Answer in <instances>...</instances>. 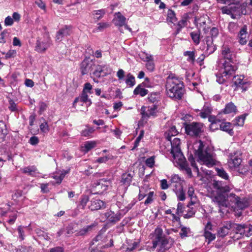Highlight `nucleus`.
<instances>
[{"instance_id":"37998d69","label":"nucleus","mask_w":252,"mask_h":252,"mask_svg":"<svg viewBox=\"0 0 252 252\" xmlns=\"http://www.w3.org/2000/svg\"><path fill=\"white\" fill-rule=\"evenodd\" d=\"M246 115L244 114L236 117L234 121V125L242 126L244 124Z\"/></svg>"},{"instance_id":"79ce46f5","label":"nucleus","mask_w":252,"mask_h":252,"mask_svg":"<svg viewBox=\"0 0 252 252\" xmlns=\"http://www.w3.org/2000/svg\"><path fill=\"white\" fill-rule=\"evenodd\" d=\"M92 13L94 19L99 20L103 17L106 13V11L105 9H102L98 10H94L93 11Z\"/></svg>"},{"instance_id":"8fccbe9b","label":"nucleus","mask_w":252,"mask_h":252,"mask_svg":"<svg viewBox=\"0 0 252 252\" xmlns=\"http://www.w3.org/2000/svg\"><path fill=\"white\" fill-rule=\"evenodd\" d=\"M180 143L181 141L180 139L177 138H174L173 141L171 142L172 147L171 151H174L175 149H177L178 150H181L180 147Z\"/></svg>"},{"instance_id":"7c9ffc66","label":"nucleus","mask_w":252,"mask_h":252,"mask_svg":"<svg viewBox=\"0 0 252 252\" xmlns=\"http://www.w3.org/2000/svg\"><path fill=\"white\" fill-rule=\"evenodd\" d=\"M96 143L94 141H89L85 142L84 145L82 146V151L85 153H87L96 146Z\"/></svg>"},{"instance_id":"4c0bfd02","label":"nucleus","mask_w":252,"mask_h":252,"mask_svg":"<svg viewBox=\"0 0 252 252\" xmlns=\"http://www.w3.org/2000/svg\"><path fill=\"white\" fill-rule=\"evenodd\" d=\"M167 21L175 24L177 21V18L176 17L175 12L172 9H168L166 18Z\"/></svg>"},{"instance_id":"c9c22d12","label":"nucleus","mask_w":252,"mask_h":252,"mask_svg":"<svg viewBox=\"0 0 252 252\" xmlns=\"http://www.w3.org/2000/svg\"><path fill=\"white\" fill-rule=\"evenodd\" d=\"M179 234L181 238L184 239L186 237L191 236V231L189 227L181 226V231Z\"/></svg>"},{"instance_id":"a19ab883","label":"nucleus","mask_w":252,"mask_h":252,"mask_svg":"<svg viewBox=\"0 0 252 252\" xmlns=\"http://www.w3.org/2000/svg\"><path fill=\"white\" fill-rule=\"evenodd\" d=\"M89 200V197L88 196L86 195H82L78 207L84 209Z\"/></svg>"},{"instance_id":"ea45409f","label":"nucleus","mask_w":252,"mask_h":252,"mask_svg":"<svg viewBox=\"0 0 252 252\" xmlns=\"http://www.w3.org/2000/svg\"><path fill=\"white\" fill-rule=\"evenodd\" d=\"M94 130L95 129L93 127H90L88 126H86V128L82 130L81 134L83 136L90 137Z\"/></svg>"},{"instance_id":"6e6552de","label":"nucleus","mask_w":252,"mask_h":252,"mask_svg":"<svg viewBox=\"0 0 252 252\" xmlns=\"http://www.w3.org/2000/svg\"><path fill=\"white\" fill-rule=\"evenodd\" d=\"M94 63L89 58H86L81 63L80 69L82 75H84L93 70Z\"/></svg>"},{"instance_id":"e433bc0d","label":"nucleus","mask_w":252,"mask_h":252,"mask_svg":"<svg viewBox=\"0 0 252 252\" xmlns=\"http://www.w3.org/2000/svg\"><path fill=\"white\" fill-rule=\"evenodd\" d=\"M90 74H92L95 77H100L101 76H102L101 65H95L94 64V66H93V70L92 71Z\"/></svg>"},{"instance_id":"cd10ccee","label":"nucleus","mask_w":252,"mask_h":252,"mask_svg":"<svg viewBox=\"0 0 252 252\" xmlns=\"http://www.w3.org/2000/svg\"><path fill=\"white\" fill-rule=\"evenodd\" d=\"M194 189L191 186L189 187L188 190V196L190 199V201L189 204V206L195 204L198 201L197 198L196 197V196L194 195Z\"/></svg>"},{"instance_id":"0eeeda50","label":"nucleus","mask_w":252,"mask_h":252,"mask_svg":"<svg viewBox=\"0 0 252 252\" xmlns=\"http://www.w3.org/2000/svg\"><path fill=\"white\" fill-rule=\"evenodd\" d=\"M158 106L153 104L148 107L143 106L141 108V114L143 118H147L151 116L155 117L157 113Z\"/></svg>"},{"instance_id":"6e6d98bb","label":"nucleus","mask_w":252,"mask_h":252,"mask_svg":"<svg viewBox=\"0 0 252 252\" xmlns=\"http://www.w3.org/2000/svg\"><path fill=\"white\" fill-rule=\"evenodd\" d=\"M211 112V109L209 107H204L199 115L202 118H206L210 115Z\"/></svg>"},{"instance_id":"338daca9","label":"nucleus","mask_w":252,"mask_h":252,"mask_svg":"<svg viewBox=\"0 0 252 252\" xmlns=\"http://www.w3.org/2000/svg\"><path fill=\"white\" fill-rule=\"evenodd\" d=\"M143 135H144V131L143 130H141L140 131V133L139 136L136 138L135 141H134V146L132 148V150H133L135 148H136L137 147H138L141 139L143 137Z\"/></svg>"},{"instance_id":"bf43d9fd","label":"nucleus","mask_w":252,"mask_h":252,"mask_svg":"<svg viewBox=\"0 0 252 252\" xmlns=\"http://www.w3.org/2000/svg\"><path fill=\"white\" fill-rule=\"evenodd\" d=\"M106 183V181L104 179H101L99 180V182L96 185V187L98 188V189L100 188L103 191L106 190L108 187V185L103 184V183Z\"/></svg>"},{"instance_id":"c03bdc74","label":"nucleus","mask_w":252,"mask_h":252,"mask_svg":"<svg viewBox=\"0 0 252 252\" xmlns=\"http://www.w3.org/2000/svg\"><path fill=\"white\" fill-rule=\"evenodd\" d=\"M216 171L217 172V175L221 177V178L226 180H228L229 179V176L227 174V173L226 172V171L222 168H216Z\"/></svg>"},{"instance_id":"680f3d73","label":"nucleus","mask_w":252,"mask_h":252,"mask_svg":"<svg viewBox=\"0 0 252 252\" xmlns=\"http://www.w3.org/2000/svg\"><path fill=\"white\" fill-rule=\"evenodd\" d=\"M40 129L42 132L44 133H47L49 131V127L47 122L44 120L43 123L40 125Z\"/></svg>"},{"instance_id":"ddd939ff","label":"nucleus","mask_w":252,"mask_h":252,"mask_svg":"<svg viewBox=\"0 0 252 252\" xmlns=\"http://www.w3.org/2000/svg\"><path fill=\"white\" fill-rule=\"evenodd\" d=\"M171 153L173 156L174 162L179 166L186 162V158L181 150L175 149L174 151H171Z\"/></svg>"},{"instance_id":"5fc2aeb1","label":"nucleus","mask_w":252,"mask_h":252,"mask_svg":"<svg viewBox=\"0 0 252 252\" xmlns=\"http://www.w3.org/2000/svg\"><path fill=\"white\" fill-rule=\"evenodd\" d=\"M203 235L205 237V238L208 240V243L214 240L216 238L215 234H213L209 231H205L204 232Z\"/></svg>"},{"instance_id":"e2e57ef3","label":"nucleus","mask_w":252,"mask_h":252,"mask_svg":"<svg viewBox=\"0 0 252 252\" xmlns=\"http://www.w3.org/2000/svg\"><path fill=\"white\" fill-rule=\"evenodd\" d=\"M184 55L188 57V61H189L193 62L195 60L194 53L193 51H186L184 53Z\"/></svg>"},{"instance_id":"a211bd4d","label":"nucleus","mask_w":252,"mask_h":252,"mask_svg":"<svg viewBox=\"0 0 252 252\" xmlns=\"http://www.w3.org/2000/svg\"><path fill=\"white\" fill-rule=\"evenodd\" d=\"M143 60L147 62L146 64V68L150 71H153L155 69V64L153 61V56L146 53H143Z\"/></svg>"},{"instance_id":"2f4dec72","label":"nucleus","mask_w":252,"mask_h":252,"mask_svg":"<svg viewBox=\"0 0 252 252\" xmlns=\"http://www.w3.org/2000/svg\"><path fill=\"white\" fill-rule=\"evenodd\" d=\"M190 36L194 44L198 45L200 43L201 38L200 31L197 30L191 32Z\"/></svg>"},{"instance_id":"bb28decb","label":"nucleus","mask_w":252,"mask_h":252,"mask_svg":"<svg viewBox=\"0 0 252 252\" xmlns=\"http://www.w3.org/2000/svg\"><path fill=\"white\" fill-rule=\"evenodd\" d=\"M134 174L125 173L122 174L121 182L125 186L128 187L130 185Z\"/></svg>"},{"instance_id":"2eb2a0df","label":"nucleus","mask_w":252,"mask_h":252,"mask_svg":"<svg viewBox=\"0 0 252 252\" xmlns=\"http://www.w3.org/2000/svg\"><path fill=\"white\" fill-rule=\"evenodd\" d=\"M230 229H232V224L231 221H226L224 225L220 228L218 230V236L220 237H224L229 233Z\"/></svg>"},{"instance_id":"20e7f679","label":"nucleus","mask_w":252,"mask_h":252,"mask_svg":"<svg viewBox=\"0 0 252 252\" xmlns=\"http://www.w3.org/2000/svg\"><path fill=\"white\" fill-rule=\"evenodd\" d=\"M219 72L216 74L217 81L220 84H223L226 79L232 77L237 69L236 66L230 63H222Z\"/></svg>"},{"instance_id":"6ab92c4d","label":"nucleus","mask_w":252,"mask_h":252,"mask_svg":"<svg viewBox=\"0 0 252 252\" xmlns=\"http://www.w3.org/2000/svg\"><path fill=\"white\" fill-rule=\"evenodd\" d=\"M189 19V15L188 13L184 14L181 17V19L178 22L176 34H178L182 29L186 27L188 25V21Z\"/></svg>"},{"instance_id":"864d4df0","label":"nucleus","mask_w":252,"mask_h":252,"mask_svg":"<svg viewBox=\"0 0 252 252\" xmlns=\"http://www.w3.org/2000/svg\"><path fill=\"white\" fill-rule=\"evenodd\" d=\"M181 169L183 170H184L186 171L187 174L188 175V176L190 177L192 176V172L191 169L189 166L188 164H187V162H185V163H183L182 164L179 165Z\"/></svg>"},{"instance_id":"13d9d810","label":"nucleus","mask_w":252,"mask_h":252,"mask_svg":"<svg viewBox=\"0 0 252 252\" xmlns=\"http://www.w3.org/2000/svg\"><path fill=\"white\" fill-rule=\"evenodd\" d=\"M162 234V230L160 228H157L155 230L154 234L155 241H159L161 239L163 238Z\"/></svg>"},{"instance_id":"423d86ee","label":"nucleus","mask_w":252,"mask_h":252,"mask_svg":"<svg viewBox=\"0 0 252 252\" xmlns=\"http://www.w3.org/2000/svg\"><path fill=\"white\" fill-rule=\"evenodd\" d=\"M229 200L234 203L236 207L240 210H243L249 206L248 200L244 197H240L233 193H231L228 196Z\"/></svg>"},{"instance_id":"f8f14e48","label":"nucleus","mask_w":252,"mask_h":252,"mask_svg":"<svg viewBox=\"0 0 252 252\" xmlns=\"http://www.w3.org/2000/svg\"><path fill=\"white\" fill-rule=\"evenodd\" d=\"M105 202L98 198H93L90 201V204L89 205V208L91 211H96L100 209H105Z\"/></svg>"},{"instance_id":"72a5a7b5","label":"nucleus","mask_w":252,"mask_h":252,"mask_svg":"<svg viewBox=\"0 0 252 252\" xmlns=\"http://www.w3.org/2000/svg\"><path fill=\"white\" fill-rule=\"evenodd\" d=\"M242 162L241 158L238 156H232L228 161L231 167H237Z\"/></svg>"},{"instance_id":"49530a36","label":"nucleus","mask_w":252,"mask_h":252,"mask_svg":"<svg viewBox=\"0 0 252 252\" xmlns=\"http://www.w3.org/2000/svg\"><path fill=\"white\" fill-rule=\"evenodd\" d=\"M159 98V94L158 93H152L151 94L150 96L148 97V100L153 103L154 104H155V103H157Z\"/></svg>"},{"instance_id":"a878e982","label":"nucleus","mask_w":252,"mask_h":252,"mask_svg":"<svg viewBox=\"0 0 252 252\" xmlns=\"http://www.w3.org/2000/svg\"><path fill=\"white\" fill-rule=\"evenodd\" d=\"M220 129L224 131L227 132L230 135L232 136L234 134L232 124L229 122H223L220 125Z\"/></svg>"},{"instance_id":"09e8293b","label":"nucleus","mask_w":252,"mask_h":252,"mask_svg":"<svg viewBox=\"0 0 252 252\" xmlns=\"http://www.w3.org/2000/svg\"><path fill=\"white\" fill-rule=\"evenodd\" d=\"M171 182L172 184H175V185H174L175 188H179V185H181V178L178 175H174L172 176Z\"/></svg>"},{"instance_id":"9b49d317","label":"nucleus","mask_w":252,"mask_h":252,"mask_svg":"<svg viewBox=\"0 0 252 252\" xmlns=\"http://www.w3.org/2000/svg\"><path fill=\"white\" fill-rule=\"evenodd\" d=\"M71 33V27L65 25L57 32L56 35V41L60 42L63 37L70 35Z\"/></svg>"},{"instance_id":"603ef678","label":"nucleus","mask_w":252,"mask_h":252,"mask_svg":"<svg viewBox=\"0 0 252 252\" xmlns=\"http://www.w3.org/2000/svg\"><path fill=\"white\" fill-rule=\"evenodd\" d=\"M138 245L139 242L138 241H130L127 242V247L126 250L128 251H132L138 246Z\"/></svg>"},{"instance_id":"de8ad7c7","label":"nucleus","mask_w":252,"mask_h":252,"mask_svg":"<svg viewBox=\"0 0 252 252\" xmlns=\"http://www.w3.org/2000/svg\"><path fill=\"white\" fill-rule=\"evenodd\" d=\"M206 16H202L199 18L196 17L195 19V23L197 26L199 25L200 27L203 26L206 24Z\"/></svg>"},{"instance_id":"3c124183","label":"nucleus","mask_w":252,"mask_h":252,"mask_svg":"<svg viewBox=\"0 0 252 252\" xmlns=\"http://www.w3.org/2000/svg\"><path fill=\"white\" fill-rule=\"evenodd\" d=\"M244 233L243 236L249 237L252 235V225L250 224H244Z\"/></svg>"},{"instance_id":"774afa93","label":"nucleus","mask_w":252,"mask_h":252,"mask_svg":"<svg viewBox=\"0 0 252 252\" xmlns=\"http://www.w3.org/2000/svg\"><path fill=\"white\" fill-rule=\"evenodd\" d=\"M184 206L183 203L179 202L177 205L176 214L179 216H181L184 212Z\"/></svg>"},{"instance_id":"0e129e2a","label":"nucleus","mask_w":252,"mask_h":252,"mask_svg":"<svg viewBox=\"0 0 252 252\" xmlns=\"http://www.w3.org/2000/svg\"><path fill=\"white\" fill-rule=\"evenodd\" d=\"M16 252H34V250L31 247H21L18 248Z\"/></svg>"},{"instance_id":"f257e3e1","label":"nucleus","mask_w":252,"mask_h":252,"mask_svg":"<svg viewBox=\"0 0 252 252\" xmlns=\"http://www.w3.org/2000/svg\"><path fill=\"white\" fill-rule=\"evenodd\" d=\"M166 92L167 96L173 100H180L185 93L184 83L181 78L175 74L169 75L166 78Z\"/></svg>"},{"instance_id":"4d7b16f0","label":"nucleus","mask_w":252,"mask_h":252,"mask_svg":"<svg viewBox=\"0 0 252 252\" xmlns=\"http://www.w3.org/2000/svg\"><path fill=\"white\" fill-rule=\"evenodd\" d=\"M102 76H106L110 74L112 72V69L109 65H101Z\"/></svg>"},{"instance_id":"052dcab7","label":"nucleus","mask_w":252,"mask_h":252,"mask_svg":"<svg viewBox=\"0 0 252 252\" xmlns=\"http://www.w3.org/2000/svg\"><path fill=\"white\" fill-rule=\"evenodd\" d=\"M238 25L235 22H230L228 25V30L229 31L232 33L235 32L237 31L238 30Z\"/></svg>"},{"instance_id":"9d476101","label":"nucleus","mask_w":252,"mask_h":252,"mask_svg":"<svg viewBox=\"0 0 252 252\" xmlns=\"http://www.w3.org/2000/svg\"><path fill=\"white\" fill-rule=\"evenodd\" d=\"M244 77L243 76H235L233 78V83L236 86L235 89L237 90H241V92H245L248 89L247 82L244 80Z\"/></svg>"},{"instance_id":"a18cd8bd","label":"nucleus","mask_w":252,"mask_h":252,"mask_svg":"<svg viewBox=\"0 0 252 252\" xmlns=\"http://www.w3.org/2000/svg\"><path fill=\"white\" fill-rule=\"evenodd\" d=\"M125 82L130 87H133L135 84L134 77L131 73H128Z\"/></svg>"},{"instance_id":"4be33fe9","label":"nucleus","mask_w":252,"mask_h":252,"mask_svg":"<svg viewBox=\"0 0 252 252\" xmlns=\"http://www.w3.org/2000/svg\"><path fill=\"white\" fill-rule=\"evenodd\" d=\"M206 44V51L209 54H212L216 50V46L213 43L212 37L208 36L205 39Z\"/></svg>"},{"instance_id":"aec40b11","label":"nucleus","mask_w":252,"mask_h":252,"mask_svg":"<svg viewBox=\"0 0 252 252\" xmlns=\"http://www.w3.org/2000/svg\"><path fill=\"white\" fill-rule=\"evenodd\" d=\"M126 19L120 12L115 13V18L113 21L114 25L116 26L122 27L126 23Z\"/></svg>"},{"instance_id":"b1692460","label":"nucleus","mask_w":252,"mask_h":252,"mask_svg":"<svg viewBox=\"0 0 252 252\" xmlns=\"http://www.w3.org/2000/svg\"><path fill=\"white\" fill-rule=\"evenodd\" d=\"M168 244V241L165 238L161 239L159 241H154L153 242V247L155 248L158 245L160 246V250L164 252L168 249L167 245Z\"/></svg>"},{"instance_id":"c756f323","label":"nucleus","mask_w":252,"mask_h":252,"mask_svg":"<svg viewBox=\"0 0 252 252\" xmlns=\"http://www.w3.org/2000/svg\"><path fill=\"white\" fill-rule=\"evenodd\" d=\"M173 190L175 192L178 200L184 201L185 199V193L181 185H179V188L173 189Z\"/></svg>"},{"instance_id":"473e14b6","label":"nucleus","mask_w":252,"mask_h":252,"mask_svg":"<svg viewBox=\"0 0 252 252\" xmlns=\"http://www.w3.org/2000/svg\"><path fill=\"white\" fill-rule=\"evenodd\" d=\"M95 225H96L94 223H93L91 225L86 226V227L81 229L79 231H78L75 235L76 236H84L86 235L89 232L91 231Z\"/></svg>"},{"instance_id":"7ed1b4c3","label":"nucleus","mask_w":252,"mask_h":252,"mask_svg":"<svg viewBox=\"0 0 252 252\" xmlns=\"http://www.w3.org/2000/svg\"><path fill=\"white\" fill-rule=\"evenodd\" d=\"M213 187L217 191V195L213 198V201L218 205V207H227L229 195L226 193L230 191V187L224 185L223 182L220 181H214Z\"/></svg>"},{"instance_id":"f704fd0d","label":"nucleus","mask_w":252,"mask_h":252,"mask_svg":"<svg viewBox=\"0 0 252 252\" xmlns=\"http://www.w3.org/2000/svg\"><path fill=\"white\" fill-rule=\"evenodd\" d=\"M232 229L234 230L236 233L240 234L243 236L245 230L244 229V224H237L231 222Z\"/></svg>"},{"instance_id":"f03ea898","label":"nucleus","mask_w":252,"mask_h":252,"mask_svg":"<svg viewBox=\"0 0 252 252\" xmlns=\"http://www.w3.org/2000/svg\"><path fill=\"white\" fill-rule=\"evenodd\" d=\"M194 154L197 156L203 164L208 167L216 165L217 161L214 156L212 150L208 146L203 145L200 140H196L192 145Z\"/></svg>"},{"instance_id":"69168bd1","label":"nucleus","mask_w":252,"mask_h":252,"mask_svg":"<svg viewBox=\"0 0 252 252\" xmlns=\"http://www.w3.org/2000/svg\"><path fill=\"white\" fill-rule=\"evenodd\" d=\"M154 194V191H150L149 193H147V197L144 202V204L145 205H148L149 204L153 202Z\"/></svg>"},{"instance_id":"393cba45","label":"nucleus","mask_w":252,"mask_h":252,"mask_svg":"<svg viewBox=\"0 0 252 252\" xmlns=\"http://www.w3.org/2000/svg\"><path fill=\"white\" fill-rule=\"evenodd\" d=\"M79 101L86 103L89 105H90L92 103L91 100L88 98L87 93L83 91L80 96L79 97H76L74 99L73 102V105L74 106L75 103Z\"/></svg>"},{"instance_id":"58836bf2","label":"nucleus","mask_w":252,"mask_h":252,"mask_svg":"<svg viewBox=\"0 0 252 252\" xmlns=\"http://www.w3.org/2000/svg\"><path fill=\"white\" fill-rule=\"evenodd\" d=\"M229 6L230 9L231 10V14L234 13L236 14H240L241 6L240 2H237L236 3L230 4Z\"/></svg>"},{"instance_id":"1a4fd4ad","label":"nucleus","mask_w":252,"mask_h":252,"mask_svg":"<svg viewBox=\"0 0 252 252\" xmlns=\"http://www.w3.org/2000/svg\"><path fill=\"white\" fill-rule=\"evenodd\" d=\"M222 58L220 59L218 63L219 66H221L222 63H230L232 64L233 54L230 48L223 47L221 52Z\"/></svg>"},{"instance_id":"dca6fc26","label":"nucleus","mask_w":252,"mask_h":252,"mask_svg":"<svg viewBox=\"0 0 252 252\" xmlns=\"http://www.w3.org/2000/svg\"><path fill=\"white\" fill-rule=\"evenodd\" d=\"M238 38L239 42L241 44L245 45L247 43L248 38L247 26L244 25L240 29L238 34Z\"/></svg>"},{"instance_id":"5701e85b","label":"nucleus","mask_w":252,"mask_h":252,"mask_svg":"<svg viewBox=\"0 0 252 252\" xmlns=\"http://www.w3.org/2000/svg\"><path fill=\"white\" fill-rule=\"evenodd\" d=\"M22 173L26 174L29 176L35 177L38 174L37 168L35 166H28L21 169Z\"/></svg>"},{"instance_id":"f3484780","label":"nucleus","mask_w":252,"mask_h":252,"mask_svg":"<svg viewBox=\"0 0 252 252\" xmlns=\"http://www.w3.org/2000/svg\"><path fill=\"white\" fill-rule=\"evenodd\" d=\"M237 112V107L233 103L230 102L225 105V108L220 112L217 117H220V116L223 113L224 114H235Z\"/></svg>"},{"instance_id":"412c9836","label":"nucleus","mask_w":252,"mask_h":252,"mask_svg":"<svg viewBox=\"0 0 252 252\" xmlns=\"http://www.w3.org/2000/svg\"><path fill=\"white\" fill-rule=\"evenodd\" d=\"M107 219L110 222H116L120 220L122 216L120 213L115 214L111 211H108L105 214Z\"/></svg>"},{"instance_id":"39448f33","label":"nucleus","mask_w":252,"mask_h":252,"mask_svg":"<svg viewBox=\"0 0 252 252\" xmlns=\"http://www.w3.org/2000/svg\"><path fill=\"white\" fill-rule=\"evenodd\" d=\"M185 128L186 133L191 136L197 137L203 132V125L200 123H186Z\"/></svg>"},{"instance_id":"c85d7f7f","label":"nucleus","mask_w":252,"mask_h":252,"mask_svg":"<svg viewBox=\"0 0 252 252\" xmlns=\"http://www.w3.org/2000/svg\"><path fill=\"white\" fill-rule=\"evenodd\" d=\"M49 45L48 43L37 40L36 43L35 50L39 53L45 52L49 47Z\"/></svg>"},{"instance_id":"4468645a","label":"nucleus","mask_w":252,"mask_h":252,"mask_svg":"<svg viewBox=\"0 0 252 252\" xmlns=\"http://www.w3.org/2000/svg\"><path fill=\"white\" fill-rule=\"evenodd\" d=\"M149 81L148 78L145 79V81L143 83L139 84L136 88L134 89L133 91V94L135 95L139 94L141 96H144L148 93V91L144 88L143 87H150L151 85H147V82Z\"/></svg>"}]
</instances>
